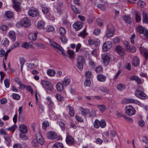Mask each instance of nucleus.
Here are the masks:
<instances>
[{
    "instance_id": "4d7b16f0",
    "label": "nucleus",
    "mask_w": 148,
    "mask_h": 148,
    "mask_svg": "<svg viewBox=\"0 0 148 148\" xmlns=\"http://www.w3.org/2000/svg\"><path fill=\"white\" fill-rule=\"evenodd\" d=\"M72 9L74 12L76 14H79V11L78 8L74 5L72 6Z\"/></svg>"
},
{
    "instance_id": "6e6552de",
    "label": "nucleus",
    "mask_w": 148,
    "mask_h": 148,
    "mask_svg": "<svg viewBox=\"0 0 148 148\" xmlns=\"http://www.w3.org/2000/svg\"><path fill=\"white\" fill-rule=\"evenodd\" d=\"M123 44L124 45V47L126 50L131 52H135L136 51V48L132 46L130 47L128 42L126 41H123Z\"/></svg>"
},
{
    "instance_id": "b1692460",
    "label": "nucleus",
    "mask_w": 148,
    "mask_h": 148,
    "mask_svg": "<svg viewBox=\"0 0 148 148\" xmlns=\"http://www.w3.org/2000/svg\"><path fill=\"white\" fill-rule=\"evenodd\" d=\"M38 34V32L37 31H36L34 32V34H30L29 35V38L31 40L34 41L37 38V36Z\"/></svg>"
},
{
    "instance_id": "09e8293b",
    "label": "nucleus",
    "mask_w": 148,
    "mask_h": 148,
    "mask_svg": "<svg viewBox=\"0 0 148 148\" xmlns=\"http://www.w3.org/2000/svg\"><path fill=\"white\" fill-rule=\"evenodd\" d=\"M106 125V123L105 121L103 120H101L100 121L99 125L101 128H104Z\"/></svg>"
},
{
    "instance_id": "a19ab883",
    "label": "nucleus",
    "mask_w": 148,
    "mask_h": 148,
    "mask_svg": "<svg viewBox=\"0 0 148 148\" xmlns=\"http://www.w3.org/2000/svg\"><path fill=\"white\" fill-rule=\"evenodd\" d=\"M86 77L87 78L86 79H90V78L92 77V73L90 71L86 72L85 73Z\"/></svg>"
},
{
    "instance_id": "c9c22d12",
    "label": "nucleus",
    "mask_w": 148,
    "mask_h": 148,
    "mask_svg": "<svg viewBox=\"0 0 148 148\" xmlns=\"http://www.w3.org/2000/svg\"><path fill=\"white\" fill-rule=\"evenodd\" d=\"M70 79L65 78L62 81L63 84L65 86L69 85L70 83Z\"/></svg>"
},
{
    "instance_id": "052dcab7",
    "label": "nucleus",
    "mask_w": 148,
    "mask_h": 148,
    "mask_svg": "<svg viewBox=\"0 0 148 148\" xmlns=\"http://www.w3.org/2000/svg\"><path fill=\"white\" fill-rule=\"evenodd\" d=\"M56 97L57 99L60 101H61L63 99V97L60 94H57Z\"/></svg>"
},
{
    "instance_id": "20e7f679",
    "label": "nucleus",
    "mask_w": 148,
    "mask_h": 148,
    "mask_svg": "<svg viewBox=\"0 0 148 148\" xmlns=\"http://www.w3.org/2000/svg\"><path fill=\"white\" fill-rule=\"evenodd\" d=\"M125 113L127 115L131 116L135 113V110L131 106H126L125 108Z\"/></svg>"
},
{
    "instance_id": "4c0bfd02",
    "label": "nucleus",
    "mask_w": 148,
    "mask_h": 148,
    "mask_svg": "<svg viewBox=\"0 0 148 148\" xmlns=\"http://www.w3.org/2000/svg\"><path fill=\"white\" fill-rule=\"evenodd\" d=\"M99 108V111L101 112H103L106 110V107L104 105H98L97 106Z\"/></svg>"
},
{
    "instance_id": "9b49d317",
    "label": "nucleus",
    "mask_w": 148,
    "mask_h": 148,
    "mask_svg": "<svg viewBox=\"0 0 148 148\" xmlns=\"http://www.w3.org/2000/svg\"><path fill=\"white\" fill-rule=\"evenodd\" d=\"M28 15L32 17H35L39 15V12L36 9H30L28 11Z\"/></svg>"
},
{
    "instance_id": "72a5a7b5",
    "label": "nucleus",
    "mask_w": 148,
    "mask_h": 148,
    "mask_svg": "<svg viewBox=\"0 0 148 148\" xmlns=\"http://www.w3.org/2000/svg\"><path fill=\"white\" fill-rule=\"evenodd\" d=\"M126 88L125 86L122 84H119L117 86V89L119 91H122Z\"/></svg>"
},
{
    "instance_id": "f03ea898",
    "label": "nucleus",
    "mask_w": 148,
    "mask_h": 148,
    "mask_svg": "<svg viewBox=\"0 0 148 148\" xmlns=\"http://www.w3.org/2000/svg\"><path fill=\"white\" fill-rule=\"evenodd\" d=\"M85 63V58L82 56H78L77 59V66L80 70H83V64Z\"/></svg>"
},
{
    "instance_id": "f257e3e1",
    "label": "nucleus",
    "mask_w": 148,
    "mask_h": 148,
    "mask_svg": "<svg viewBox=\"0 0 148 148\" xmlns=\"http://www.w3.org/2000/svg\"><path fill=\"white\" fill-rule=\"evenodd\" d=\"M36 139H34L32 142L33 145L35 147H36L38 146L39 144L41 145L44 144V140L43 138L40 133L38 132L36 134Z\"/></svg>"
},
{
    "instance_id": "0e129e2a",
    "label": "nucleus",
    "mask_w": 148,
    "mask_h": 148,
    "mask_svg": "<svg viewBox=\"0 0 148 148\" xmlns=\"http://www.w3.org/2000/svg\"><path fill=\"white\" fill-rule=\"evenodd\" d=\"M103 68L101 66H98L95 69L96 71L97 72H101L102 71Z\"/></svg>"
},
{
    "instance_id": "cd10ccee",
    "label": "nucleus",
    "mask_w": 148,
    "mask_h": 148,
    "mask_svg": "<svg viewBox=\"0 0 148 148\" xmlns=\"http://www.w3.org/2000/svg\"><path fill=\"white\" fill-rule=\"evenodd\" d=\"M45 25V22L43 21H41L38 23L37 27L39 29H41L43 28Z\"/></svg>"
},
{
    "instance_id": "c85d7f7f",
    "label": "nucleus",
    "mask_w": 148,
    "mask_h": 148,
    "mask_svg": "<svg viewBox=\"0 0 148 148\" xmlns=\"http://www.w3.org/2000/svg\"><path fill=\"white\" fill-rule=\"evenodd\" d=\"M6 143L7 145H9L11 142V137L8 135L4 137Z\"/></svg>"
},
{
    "instance_id": "473e14b6",
    "label": "nucleus",
    "mask_w": 148,
    "mask_h": 148,
    "mask_svg": "<svg viewBox=\"0 0 148 148\" xmlns=\"http://www.w3.org/2000/svg\"><path fill=\"white\" fill-rule=\"evenodd\" d=\"M130 79L131 80H135L138 84H140L141 83V79L136 76H132L130 77Z\"/></svg>"
},
{
    "instance_id": "603ef678",
    "label": "nucleus",
    "mask_w": 148,
    "mask_h": 148,
    "mask_svg": "<svg viewBox=\"0 0 148 148\" xmlns=\"http://www.w3.org/2000/svg\"><path fill=\"white\" fill-rule=\"evenodd\" d=\"M125 103H133L134 102V99H124Z\"/></svg>"
},
{
    "instance_id": "49530a36",
    "label": "nucleus",
    "mask_w": 148,
    "mask_h": 148,
    "mask_svg": "<svg viewBox=\"0 0 148 148\" xmlns=\"http://www.w3.org/2000/svg\"><path fill=\"white\" fill-rule=\"evenodd\" d=\"M42 125L43 129L45 130L47 127L49 126V123L47 121H45L43 122Z\"/></svg>"
},
{
    "instance_id": "412c9836",
    "label": "nucleus",
    "mask_w": 148,
    "mask_h": 148,
    "mask_svg": "<svg viewBox=\"0 0 148 148\" xmlns=\"http://www.w3.org/2000/svg\"><path fill=\"white\" fill-rule=\"evenodd\" d=\"M21 3L19 1H17L14 3L13 5V8L17 12H19L21 9Z\"/></svg>"
},
{
    "instance_id": "e2e57ef3",
    "label": "nucleus",
    "mask_w": 148,
    "mask_h": 148,
    "mask_svg": "<svg viewBox=\"0 0 148 148\" xmlns=\"http://www.w3.org/2000/svg\"><path fill=\"white\" fill-rule=\"evenodd\" d=\"M123 117L125 119H126L127 121H129L130 123H132L133 121V120L132 118L130 117H127L125 115H123Z\"/></svg>"
},
{
    "instance_id": "774afa93",
    "label": "nucleus",
    "mask_w": 148,
    "mask_h": 148,
    "mask_svg": "<svg viewBox=\"0 0 148 148\" xmlns=\"http://www.w3.org/2000/svg\"><path fill=\"white\" fill-rule=\"evenodd\" d=\"M14 148H23L22 145L20 144H16L13 145Z\"/></svg>"
},
{
    "instance_id": "3c124183",
    "label": "nucleus",
    "mask_w": 148,
    "mask_h": 148,
    "mask_svg": "<svg viewBox=\"0 0 148 148\" xmlns=\"http://www.w3.org/2000/svg\"><path fill=\"white\" fill-rule=\"evenodd\" d=\"M17 127V125L16 124H14L12 127L7 128V130L9 131L14 132Z\"/></svg>"
},
{
    "instance_id": "2f4dec72",
    "label": "nucleus",
    "mask_w": 148,
    "mask_h": 148,
    "mask_svg": "<svg viewBox=\"0 0 148 148\" xmlns=\"http://www.w3.org/2000/svg\"><path fill=\"white\" fill-rule=\"evenodd\" d=\"M64 145L60 143L57 142L53 146V148H63Z\"/></svg>"
},
{
    "instance_id": "a211bd4d",
    "label": "nucleus",
    "mask_w": 148,
    "mask_h": 148,
    "mask_svg": "<svg viewBox=\"0 0 148 148\" xmlns=\"http://www.w3.org/2000/svg\"><path fill=\"white\" fill-rule=\"evenodd\" d=\"M47 104L48 105L49 108V114L51 113L52 114L54 113L53 110V109L54 108V106L53 103L52 101L51 100L50 101H48Z\"/></svg>"
},
{
    "instance_id": "e433bc0d",
    "label": "nucleus",
    "mask_w": 148,
    "mask_h": 148,
    "mask_svg": "<svg viewBox=\"0 0 148 148\" xmlns=\"http://www.w3.org/2000/svg\"><path fill=\"white\" fill-rule=\"evenodd\" d=\"M89 65L90 67L92 69L94 68L96 66V65L95 62L91 59L89 60Z\"/></svg>"
},
{
    "instance_id": "f704fd0d",
    "label": "nucleus",
    "mask_w": 148,
    "mask_h": 148,
    "mask_svg": "<svg viewBox=\"0 0 148 148\" xmlns=\"http://www.w3.org/2000/svg\"><path fill=\"white\" fill-rule=\"evenodd\" d=\"M55 71L52 69H49L47 71V73L48 75L51 76H54L55 74Z\"/></svg>"
},
{
    "instance_id": "7c9ffc66",
    "label": "nucleus",
    "mask_w": 148,
    "mask_h": 148,
    "mask_svg": "<svg viewBox=\"0 0 148 148\" xmlns=\"http://www.w3.org/2000/svg\"><path fill=\"white\" fill-rule=\"evenodd\" d=\"M68 107L69 110V115L72 117L75 114L74 110L71 106L69 105L68 106Z\"/></svg>"
},
{
    "instance_id": "338daca9",
    "label": "nucleus",
    "mask_w": 148,
    "mask_h": 148,
    "mask_svg": "<svg viewBox=\"0 0 148 148\" xmlns=\"http://www.w3.org/2000/svg\"><path fill=\"white\" fill-rule=\"evenodd\" d=\"M4 83L5 86L7 88H9L10 86V83L8 82V79H6L4 80Z\"/></svg>"
},
{
    "instance_id": "a878e982",
    "label": "nucleus",
    "mask_w": 148,
    "mask_h": 148,
    "mask_svg": "<svg viewBox=\"0 0 148 148\" xmlns=\"http://www.w3.org/2000/svg\"><path fill=\"white\" fill-rule=\"evenodd\" d=\"M136 29L137 32L140 34H143L145 30V27L140 25H138L136 27Z\"/></svg>"
},
{
    "instance_id": "4be33fe9",
    "label": "nucleus",
    "mask_w": 148,
    "mask_h": 148,
    "mask_svg": "<svg viewBox=\"0 0 148 148\" xmlns=\"http://www.w3.org/2000/svg\"><path fill=\"white\" fill-rule=\"evenodd\" d=\"M8 36L13 42L15 41L16 39V34L14 31H10L8 33Z\"/></svg>"
},
{
    "instance_id": "aec40b11",
    "label": "nucleus",
    "mask_w": 148,
    "mask_h": 148,
    "mask_svg": "<svg viewBox=\"0 0 148 148\" xmlns=\"http://www.w3.org/2000/svg\"><path fill=\"white\" fill-rule=\"evenodd\" d=\"M139 63L140 61L139 58L137 57H135L132 60V64L133 66L137 67L139 66Z\"/></svg>"
},
{
    "instance_id": "a18cd8bd",
    "label": "nucleus",
    "mask_w": 148,
    "mask_h": 148,
    "mask_svg": "<svg viewBox=\"0 0 148 148\" xmlns=\"http://www.w3.org/2000/svg\"><path fill=\"white\" fill-rule=\"evenodd\" d=\"M100 121L98 119H96L94 123V127L96 128H98L99 127Z\"/></svg>"
},
{
    "instance_id": "79ce46f5",
    "label": "nucleus",
    "mask_w": 148,
    "mask_h": 148,
    "mask_svg": "<svg viewBox=\"0 0 148 148\" xmlns=\"http://www.w3.org/2000/svg\"><path fill=\"white\" fill-rule=\"evenodd\" d=\"M20 63L21 65V71L22 72L23 66L25 63V60L23 58H20Z\"/></svg>"
},
{
    "instance_id": "0eeeda50",
    "label": "nucleus",
    "mask_w": 148,
    "mask_h": 148,
    "mask_svg": "<svg viewBox=\"0 0 148 148\" xmlns=\"http://www.w3.org/2000/svg\"><path fill=\"white\" fill-rule=\"evenodd\" d=\"M80 110L81 114L83 116H84L86 118V117H90L92 115L90 113V111L88 109H84L82 107H80Z\"/></svg>"
},
{
    "instance_id": "ea45409f",
    "label": "nucleus",
    "mask_w": 148,
    "mask_h": 148,
    "mask_svg": "<svg viewBox=\"0 0 148 148\" xmlns=\"http://www.w3.org/2000/svg\"><path fill=\"white\" fill-rule=\"evenodd\" d=\"M136 18L137 22L138 23L141 21V16L140 14L138 12L136 11Z\"/></svg>"
},
{
    "instance_id": "5fc2aeb1",
    "label": "nucleus",
    "mask_w": 148,
    "mask_h": 148,
    "mask_svg": "<svg viewBox=\"0 0 148 148\" xmlns=\"http://www.w3.org/2000/svg\"><path fill=\"white\" fill-rule=\"evenodd\" d=\"M12 96L13 99L16 100H18L20 98V96L19 95L14 93L12 94Z\"/></svg>"
},
{
    "instance_id": "423d86ee",
    "label": "nucleus",
    "mask_w": 148,
    "mask_h": 148,
    "mask_svg": "<svg viewBox=\"0 0 148 148\" xmlns=\"http://www.w3.org/2000/svg\"><path fill=\"white\" fill-rule=\"evenodd\" d=\"M49 41L50 44L51 46L57 49L63 55L64 54V49L60 45L53 41H51L50 39H49Z\"/></svg>"
},
{
    "instance_id": "de8ad7c7",
    "label": "nucleus",
    "mask_w": 148,
    "mask_h": 148,
    "mask_svg": "<svg viewBox=\"0 0 148 148\" xmlns=\"http://www.w3.org/2000/svg\"><path fill=\"white\" fill-rule=\"evenodd\" d=\"M91 81L90 79H86L84 82V84L85 86L89 87L91 84Z\"/></svg>"
},
{
    "instance_id": "69168bd1",
    "label": "nucleus",
    "mask_w": 148,
    "mask_h": 148,
    "mask_svg": "<svg viewBox=\"0 0 148 148\" xmlns=\"http://www.w3.org/2000/svg\"><path fill=\"white\" fill-rule=\"evenodd\" d=\"M27 66L28 67V69H32L34 68L35 66L34 63H27Z\"/></svg>"
},
{
    "instance_id": "4468645a",
    "label": "nucleus",
    "mask_w": 148,
    "mask_h": 148,
    "mask_svg": "<svg viewBox=\"0 0 148 148\" xmlns=\"http://www.w3.org/2000/svg\"><path fill=\"white\" fill-rule=\"evenodd\" d=\"M83 26V23L77 21L73 25V27L77 31L79 30Z\"/></svg>"
},
{
    "instance_id": "6ab92c4d",
    "label": "nucleus",
    "mask_w": 148,
    "mask_h": 148,
    "mask_svg": "<svg viewBox=\"0 0 148 148\" xmlns=\"http://www.w3.org/2000/svg\"><path fill=\"white\" fill-rule=\"evenodd\" d=\"M110 57L108 55H104L102 57L103 62L104 65L106 66L107 65L109 62Z\"/></svg>"
},
{
    "instance_id": "8fccbe9b",
    "label": "nucleus",
    "mask_w": 148,
    "mask_h": 148,
    "mask_svg": "<svg viewBox=\"0 0 148 148\" xmlns=\"http://www.w3.org/2000/svg\"><path fill=\"white\" fill-rule=\"evenodd\" d=\"M124 20L126 23L129 24H130L131 23L130 18L129 16H125L124 17Z\"/></svg>"
},
{
    "instance_id": "6e6d98bb",
    "label": "nucleus",
    "mask_w": 148,
    "mask_h": 148,
    "mask_svg": "<svg viewBox=\"0 0 148 148\" xmlns=\"http://www.w3.org/2000/svg\"><path fill=\"white\" fill-rule=\"evenodd\" d=\"M60 39L62 42L63 43H66L67 41V40L64 35H63L61 36Z\"/></svg>"
},
{
    "instance_id": "f8f14e48",
    "label": "nucleus",
    "mask_w": 148,
    "mask_h": 148,
    "mask_svg": "<svg viewBox=\"0 0 148 148\" xmlns=\"http://www.w3.org/2000/svg\"><path fill=\"white\" fill-rule=\"evenodd\" d=\"M57 136V134L54 132H50L47 134V138L50 139L54 140L56 139Z\"/></svg>"
},
{
    "instance_id": "58836bf2",
    "label": "nucleus",
    "mask_w": 148,
    "mask_h": 148,
    "mask_svg": "<svg viewBox=\"0 0 148 148\" xmlns=\"http://www.w3.org/2000/svg\"><path fill=\"white\" fill-rule=\"evenodd\" d=\"M5 15L6 16L9 18H12L13 16L14 15L13 12L10 11H8L6 12L5 13Z\"/></svg>"
},
{
    "instance_id": "c03bdc74",
    "label": "nucleus",
    "mask_w": 148,
    "mask_h": 148,
    "mask_svg": "<svg viewBox=\"0 0 148 148\" xmlns=\"http://www.w3.org/2000/svg\"><path fill=\"white\" fill-rule=\"evenodd\" d=\"M67 52L71 58L73 59L74 58V52L73 51L69 49Z\"/></svg>"
},
{
    "instance_id": "5701e85b",
    "label": "nucleus",
    "mask_w": 148,
    "mask_h": 148,
    "mask_svg": "<svg viewBox=\"0 0 148 148\" xmlns=\"http://www.w3.org/2000/svg\"><path fill=\"white\" fill-rule=\"evenodd\" d=\"M114 31L112 29H110L107 32L106 35L107 38H110L112 37L114 34Z\"/></svg>"
},
{
    "instance_id": "680f3d73",
    "label": "nucleus",
    "mask_w": 148,
    "mask_h": 148,
    "mask_svg": "<svg viewBox=\"0 0 148 148\" xmlns=\"http://www.w3.org/2000/svg\"><path fill=\"white\" fill-rule=\"evenodd\" d=\"M54 29L53 27L51 25L48 26L46 28V31L48 32L53 31Z\"/></svg>"
},
{
    "instance_id": "864d4df0",
    "label": "nucleus",
    "mask_w": 148,
    "mask_h": 148,
    "mask_svg": "<svg viewBox=\"0 0 148 148\" xmlns=\"http://www.w3.org/2000/svg\"><path fill=\"white\" fill-rule=\"evenodd\" d=\"M137 4L138 6L142 7L145 5V3L143 1L139 0L137 2Z\"/></svg>"
},
{
    "instance_id": "bb28decb",
    "label": "nucleus",
    "mask_w": 148,
    "mask_h": 148,
    "mask_svg": "<svg viewBox=\"0 0 148 148\" xmlns=\"http://www.w3.org/2000/svg\"><path fill=\"white\" fill-rule=\"evenodd\" d=\"M97 80L100 82H103L106 80V77L104 75L99 74L97 77Z\"/></svg>"
},
{
    "instance_id": "13d9d810",
    "label": "nucleus",
    "mask_w": 148,
    "mask_h": 148,
    "mask_svg": "<svg viewBox=\"0 0 148 148\" xmlns=\"http://www.w3.org/2000/svg\"><path fill=\"white\" fill-rule=\"evenodd\" d=\"M100 90L101 91L105 93H107L109 91L107 88L103 86L100 88Z\"/></svg>"
},
{
    "instance_id": "ddd939ff",
    "label": "nucleus",
    "mask_w": 148,
    "mask_h": 148,
    "mask_svg": "<svg viewBox=\"0 0 148 148\" xmlns=\"http://www.w3.org/2000/svg\"><path fill=\"white\" fill-rule=\"evenodd\" d=\"M112 46L111 41H108L105 42L103 45V50L104 51H106L108 49H110Z\"/></svg>"
},
{
    "instance_id": "37998d69",
    "label": "nucleus",
    "mask_w": 148,
    "mask_h": 148,
    "mask_svg": "<svg viewBox=\"0 0 148 148\" xmlns=\"http://www.w3.org/2000/svg\"><path fill=\"white\" fill-rule=\"evenodd\" d=\"M59 32L61 36L64 35L66 33L65 29L62 27H60L59 28Z\"/></svg>"
},
{
    "instance_id": "f3484780",
    "label": "nucleus",
    "mask_w": 148,
    "mask_h": 148,
    "mask_svg": "<svg viewBox=\"0 0 148 148\" xmlns=\"http://www.w3.org/2000/svg\"><path fill=\"white\" fill-rule=\"evenodd\" d=\"M20 131L23 134H26L27 132V129L26 125L24 124H21L19 127Z\"/></svg>"
},
{
    "instance_id": "2eb2a0df",
    "label": "nucleus",
    "mask_w": 148,
    "mask_h": 148,
    "mask_svg": "<svg viewBox=\"0 0 148 148\" xmlns=\"http://www.w3.org/2000/svg\"><path fill=\"white\" fill-rule=\"evenodd\" d=\"M66 143L69 145H73L74 143V139L71 136L68 135L66 138Z\"/></svg>"
},
{
    "instance_id": "c756f323",
    "label": "nucleus",
    "mask_w": 148,
    "mask_h": 148,
    "mask_svg": "<svg viewBox=\"0 0 148 148\" xmlns=\"http://www.w3.org/2000/svg\"><path fill=\"white\" fill-rule=\"evenodd\" d=\"M63 84L59 82L57 84L56 87L57 90L59 91H61L63 90Z\"/></svg>"
},
{
    "instance_id": "bf43d9fd",
    "label": "nucleus",
    "mask_w": 148,
    "mask_h": 148,
    "mask_svg": "<svg viewBox=\"0 0 148 148\" xmlns=\"http://www.w3.org/2000/svg\"><path fill=\"white\" fill-rule=\"evenodd\" d=\"M101 32V30L98 28L96 29L93 31V33L96 35H99Z\"/></svg>"
},
{
    "instance_id": "dca6fc26",
    "label": "nucleus",
    "mask_w": 148,
    "mask_h": 148,
    "mask_svg": "<svg viewBox=\"0 0 148 148\" xmlns=\"http://www.w3.org/2000/svg\"><path fill=\"white\" fill-rule=\"evenodd\" d=\"M140 50L141 54L144 56L146 59L148 57V50L147 49L142 47L140 48Z\"/></svg>"
},
{
    "instance_id": "9d476101",
    "label": "nucleus",
    "mask_w": 148,
    "mask_h": 148,
    "mask_svg": "<svg viewBox=\"0 0 148 148\" xmlns=\"http://www.w3.org/2000/svg\"><path fill=\"white\" fill-rule=\"evenodd\" d=\"M41 84L43 86L45 87V88L48 90H53V86L51 82L48 81H42L41 82Z\"/></svg>"
},
{
    "instance_id": "39448f33",
    "label": "nucleus",
    "mask_w": 148,
    "mask_h": 148,
    "mask_svg": "<svg viewBox=\"0 0 148 148\" xmlns=\"http://www.w3.org/2000/svg\"><path fill=\"white\" fill-rule=\"evenodd\" d=\"M141 90H137L134 93L135 95L138 97L142 99H146L147 98V95Z\"/></svg>"
},
{
    "instance_id": "1a4fd4ad",
    "label": "nucleus",
    "mask_w": 148,
    "mask_h": 148,
    "mask_svg": "<svg viewBox=\"0 0 148 148\" xmlns=\"http://www.w3.org/2000/svg\"><path fill=\"white\" fill-rule=\"evenodd\" d=\"M115 50L116 52L121 56H123L125 55V51L124 49L121 46L118 45L116 47Z\"/></svg>"
},
{
    "instance_id": "7ed1b4c3",
    "label": "nucleus",
    "mask_w": 148,
    "mask_h": 148,
    "mask_svg": "<svg viewBox=\"0 0 148 148\" xmlns=\"http://www.w3.org/2000/svg\"><path fill=\"white\" fill-rule=\"evenodd\" d=\"M30 21L27 18H24L21 20L18 23V24L20 25L21 27H28L30 25Z\"/></svg>"
},
{
    "instance_id": "393cba45",
    "label": "nucleus",
    "mask_w": 148,
    "mask_h": 148,
    "mask_svg": "<svg viewBox=\"0 0 148 148\" xmlns=\"http://www.w3.org/2000/svg\"><path fill=\"white\" fill-rule=\"evenodd\" d=\"M143 21L144 23H148V16L147 13L143 11Z\"/></svg>"
}]
</instances>
